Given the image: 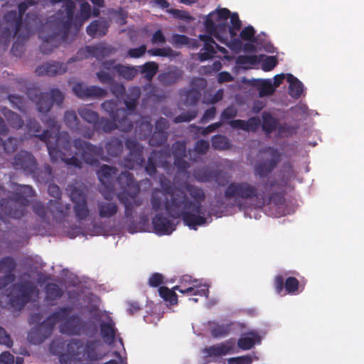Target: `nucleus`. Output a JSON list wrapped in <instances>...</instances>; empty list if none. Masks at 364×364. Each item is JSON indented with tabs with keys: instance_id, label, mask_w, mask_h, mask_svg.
I'll list each match as a JSON object with an SVG mask.
<instances>
[{
	"instance_id": "27",
	"label": "nucleus",
	"mask_w": 364,
	"mask_h": 364,
	"mask_svg": "<svg viewBox=\"0 0 364 364\" xmlns=\"http://www.w3.org/2000/svg\"><path fill=\"white\" fill-rule=\"evenodd\" d=\"M47 296L50 299L60 295V291L55 284H48L46 289Z\"/></svg>"
},
{
	"instance_id": "41",
	"label": "nucleus",
	"mask_w": 364,
	"mask_h": 364,
	"mask_svg": "<svg viewBox=\"0 0 364 364\" xmlns=\"http://www.w3.org/2000/svg\"><path fill=\"white\" fill-rule=\"evenodd\" d=\"M31 294L36 295V291L34 290H31L29 292H28L27 291H23L22 298L20 299L21 304H23L24 303H26V301H28L31 299H30Z\"/></svg>"
},
{
	"instance_id": "62",
	"label": "nucleus",
	"mask_w": 364,
	"mask_h": 364,
	"mask_svg": "<svg viewBox=\"0 0 364 364\" xmlns=\"http://www.w3.org/2000/svg\"><path fill=\"white\" fill-rule=\"evenodd\" d=\"M6 280L10 282L12 281V277L10 274L6 275Z\"/></svg>"
},
{
	"instance_id": "24",
	"label": "nucleus",
	"mask_w": 364,
	"mask_h": 364,
	"mask_svg": "<svg viewBox=\"0 0 364 364\" xmlns=\"http://www.w3.org/2000/svg\"><path fill=\"white\" fill-rule=\"evenodd\" d=\"M158 66L154 62H149L144 65V71L146 73V76L148 79H151L156 73Z\"/></svg>"
},
{
	"instance_id": "12",
	"label": "nucleus",
	"mask_w": 364,
	"mask_h": 364,
	"mask_svg": "<svg viewBox=\"0 0 364 364\" xmlns=\"http://www.w3.org/2000/svg\"><path fill=\"white\" fill-rule=\"evenodd\" d=\"M254 81L260 97L271 95L274 93L275 90L272 79H258Z\"/></svg>"
},
{
	"instance_id": "17",
	"label": "nucleus",
	"mask_w": 364,
	"mask_h": 364,
	"mask_svg": "<svg viewBox=\"0 0 364 364\" xmlns=\"http://www.w3.org/2000/svg\"><path fill=\"white\" fill-rule=\"evenodd\" d=\"M237 63L241 68H249L259 64V58L257 55H242L237 59Z\"/></svg>"
},
{
	"instance_id": "23",
	"label": "nucleus",
	"mask_w": 364,
	"mask_h": 364,
	"mask_svg": "<svg viewBox=\"0 0 364 364\" xmlns=\"http://www.w3.org/2000/svg\"><path fill=\"white\" fill-rule=\"evenodd\" d=\"M80 114L83 119L89 122H94L97 119V114L87 108L81 109L80 111Z\"/></svg>"
},
{
	"instance_id": "1",
	"label": "nucleus",
	"mask_w": 364,
	"mask_h": 364,
	"mask_svg": "<svg viewBox=\"0 0 364 364\" xmlns=\"http://www.w3.org/2000/svg\"><path fill=\"white\" fill-rule=\"evenodd\" d=\"M204 26L206 34L200 36V40L204 43L200 54L201 60L212 58L217 50L225 54V48L218 46L213 38L224 43L232 50L241 49L240 41L235 38L241 27V22L236 14H230L227 9H216L205 17Z\"/></svg>"
},
{
	"instance_id": "22",
	"label": "nucleus",
	"mask_w": 364,
	"mask_h": 364,
	"mask_svg": "<svg viewBox=\"0 0 364 364\" xmlns=\"http://www.w3.org/2000/svg\"><path fill=\"white\" fill-rule=\"evenodd\" d=\"M117 211V207L113 203H108L100 207V213L103 217H110Z\"/></svg>"
},
{
	"instance_id": "35",
	"label": "nucleus",
	"mask_w": 364,
	"mask_h": 364,
	"mask_svg": "<svg viewBox=\"0 0 364 364\" xmlns=\"http://www.w3.org/2000/svg\"><path fill=\"white\" fill-rule=\"evenodd\" d=\"M287 74H279L274 76V77L272 80L273 86L274 87V90L279 87L284 80V79H287Z\"/></svg>"
},
{
	"instance_id": "36",
	"label": "nucleus",
	"mask_w": 364,
	"mask_h": 364,
	"mask_svg": "<svg viewBox=\"0 0 364 364\" xmlns=\"http://www.w3.org/2000/svg\"><path fill=\"white\" fill-rule=\"evenodd\" d=\"M284 279L282 276H277L275 278L274 285L277 293L282 294L283 291Z\"/></svg>"
},
{
	"instance_id": "29",
	"label": "nucleus",
	"mask_w": 364,
	"mask_h": 364,
	"mask_svg": "<svg viewBox=\"0 0 364 364\" xmlns=\"http://www.w3.org/2000/svg\"><path fill=\"white\" fill-rule=\"evenodd\" d=\"M164 282V277L161 274L156 273L151 276L149 284L152 287H157Z\"/></svg>"
},
{
	"instance_id": "25",
	"label": "nucleus",
	"mask_w": 364,
	"mask_h": 364,
	"mask_svg": "<svg viewBox=\"0 0 364 364\" xmlns=\"http://www.w3.org/2000/svg\"><path fill=\"white\" fill-rule=\"evenodd\" d=\"M252 362V359L250 355L232 358L228 360L229 364H250Z\"/></svg>"
},
{
	"instance_id": "14",
	"label": "nucleus",
	"mask_w": 364,
	"mask_h": 364,
	"mask_svg": "<svg viewBox=\"0 0 364 364\" xmlns=\"http://www.w3.org/2000/svg\"><path fill=\"white\" fill-rule=\"evenodd\" d=\"M108 25L104 21L92 22L87 29V33L92 36H97L105 34Z\"/></svg>"
},
{
	"instance_id": "33",
	"label": "nucleus",
	"mask_w": 364,
	"mask_h": 364,
	"mask_svg": "<svg viewBox=\"0 0 364 364\" xmlns=\"http://www.w3.org/2000/svg\"><path fill=\"white\" fill-rule=\"evenodd\" d=\"M114 358L112 360H110L107 363L105 364H127L126 360L124 359L121 355H119V353L114 352Z\"/></svg>"
},
{
	"instance_id": "7",
	"label": "nucleus",
	"mask_w": 364,
	"mask_h": 364,
	"mask_svg": "<svg viewBox=\"0 0 364 364\" xmlns=\"http://www.w3.org/2000/svg\"><path fill=\"white\" fill-rule=\"evenodd\" d=\"M240 38L242 40L237 38H235L240 41L242 43L241 49L234 50L235 52H240L241 50L247 52H255L258 49L260 50L257 38L255 36V30L252 26L244 28L240 32Z\"/></svg>"
},
{
	"instance_id": "42",
	"label": "nucleus",
	"mask_w": 364,
	"mask_h": 364,
	"mask_svg": "<svg viewBox=\"0 0 364 364\" xmlns=\"http://www.w3.org/2000/svg\"><path fill=\"white\" fill-rule=\"evenodd\" d=\"M20 191L26 197L31 196L33 193V191L28 186H21Z\"/></svg>"
},
{
	"instance_id": "61",
	"label": "nucleus",
	"mask_w": 364,
	"mask_h": 364,
	"mask_svg": "<svg viewBox=\"0 0 364 364\" xmlns=\"http://www.w3.org/2000/svg\"><path fill=\"white\" fill-rule=\"evenodd\" d=\"M117 127H119L122 130H124V131H127V127H124L122 124L120 123V124H117Z\"/></svg>"
},
{
	"instance_id": "26",
	"label": "nucleus",
	"mask_w": 364,
	"mask_h": 364,
	"mask_svg": "<svg viewBox=\"0 0 364 364\" xmlns=\"http://www.w3.org/2000/svg\"><path fill=\"white\" fill-rule=\"evenodd\" d=\"M228 140L226 138L219 136L213 139V145L214 147L220 149H225L228 147Z\"/></svg>"
},
{
	"instance_id": "60",
	"label": "nucleus",
	"mask_w": 364,
	"mask_h": 364,
	"mask_svg": "<svg viewBox=\"0 0 364 364\" xmlns=\"http://www.w3.org/2000/svg\"><path fill=\"white\" fill-rule=\"evenodd\" d=\"M7 263H9L10 264H11V262L9 259H7L6 261L4 262L2 264H1V269H4L6 266V264Z\"/></svg>"
},
{
	"instance_id": "8",
	"label": "nucleus",
	"mask_w": 364,
	"mask_h": 364,
	"mask_svg": "<svg viewBox=\"0 0 364 364\" xmlns=\"http://www.w3.org/2000/svg\"><path fill=\"white\" fill-rule=\"evenodd\" d=\"M234 343L228 341L225 343L220 344L210 348H205L203 351L204 358H216L230 353L234 348Z\"/></svg>"
},
{
	"instance_id": "48",
	"label": "nucleus",
	"mask_w": 364,
	"mask_h": 364,
	"mask_svg": "<svg viewBox=\"0 0 364 364\" xmlns=\"http://www.w3.org/2000/svg\"><path fill=\"white\" fill-rule=\"evenodd\" d=\"M53 98L55 101L58 102H60L63 100V95L61 92L58 90L53 91Z\"/></svg>"
},
{
	"instance_id": "51",
	"label": "nucleus",
	"mask_w": 364,
	"mask_h": 364,
	"mask_svg": "<svg viewBox=\"0 0 364 364\" xmlns=\"http://www.w3.org/2000/svg\"><path fill=\"white\" fill-rule=\"evenodd\" d=\"M32 4L31 1H28V3H21L18 6V11L20 14L21 15L28 8V4Z\"/></svg>"
},
{
	"instance_id": "47",
	"label": "nucleus",
	"mask_w": 364,
	"mask_h": 364,
	"mask_svg": "<svg viewBox=\"0 0 364 364\" xmlns=\"http://www.w3.org/2000/svg\"><path fill=\"white\" fill-rule=\"evenodd\" d=\"M48 191L53 194L55 197H58L60 195V189L56 186H50L48 188Z\"/></svg>"
},
{
	"instance_id": "15",
	"label": "nucleus",
	"mask_w": 364,
	"mask_h": 364,
	"mask_svg": "<svg viewBox=\"0 0 364 364\" xmlns=\"http://www.w3.org/2000/svg\"><path fill=\"white\" fill-rule=\"evenodd\" d=\"M259 124V119L255 118H252L247 122L242 120H235L230 122L232 127L241 128L242 129L247 131L256 129L258 127Z\"/></svg>"
},
{
	"instance_id": "46",
	"label": "nucleus",
	"mask_w": 364,
	"mask_h": 364,
	"mask_svg": "<svg viewBox=\"0 0 364 364\" xmlns=\"http://www.w3.org/2000/svg\"><path fill=\"white\" fill-rule=\"evenodd\" d=\"M151 3L161 8H166L168 4L165 0H152Z\"/></svg>"
},
{
	"instance_id": "21",
	"label": "nucleus",
	"mask_w": 364,
	"mask_h": 364,
	"mask_svg": "<svg viewBox=\"0 0 364 364\" xmlns=\"http://www.w3.org/2000/svg\"><path fill=\"white\" fill-rule=\"evenodd\" d=\"M286 291L289 294H295L299 289V282L294 277H289L285 282Z\"/></svg>"
},
{
	"instance_id": "30",
	"label": "nucleus",
	"mask_w": 364,
	"mask_h": 364,
	"mask_svg": "<svg viewBox=\"0 0 364 364\" xmlns=\"http://www.w3.org/2000/svg\"><path fill=\"white\" fill-rule=\"evenodd\" d=\"M0 344L10 347L12 342L5 330L0 327Z\"/></svg>"
},
{
	"instance_id": "64",
	"label": "nucleus",
	"mask_w": 364,
	"mask_h": 364,
	"mask_svg": "<svg viewBox=\"0 0 364 364\" xmlns=\"http://www.w3.org/2000/svg\"><path fill=\"white\" fill-rule=\"evenodd\" d=\"M16 364H22L21 359L19 358H17L16 360Z\"/></svg>"
},
{
	"instance_id": "43",
	"label": "nucleus",
	"mask_w": 364,
	"mask_h": 364,
	"mask_svg": "<svg viewBox=\"0 0 364 364\" xmlns=\"http://www.w3.org/2000/svg\"><path fill=\"white\" fill-rule=\"evenodd\" d=\"M218 80L220 82H228L232 80L231 75L228 73H221L219 75Z\"/></svg>"
},
{
	"instance_id": "58",
	"label": "nucleus",
	"mask_w": 364,
	"mask_h": 364,
	"mask_svg": "<svg viewBox=\"0 0 364 364\" xmlns=\"http://www.w3.org/2000/svg\"><path fill=\"white\" fill-rule=\"evenodd\" d=\"M198 0H179L180 2L183 3V4H193L196 1H197Z\"/></svg>"
},
{
	"instance_id": "32",
	"label": "nucleus",
	"mask_w": 364,
	"mask_h": 364,
	"mask_svg": "<svg viewBox=\"0 0 364 364\" xmlns=\"http://www.w3.org/2000/svg\"><path fill=\"white\" fill-rule=\"evenodd\" d=\"M73 3L72 1H65L64 2V5H63V7H64V9H63V12H65L66 13V16H67V18L68 20H70L72 16H73Z\"/></svg>"
},
{
	"instance_id": "49",
	"label": "nucleus",
	"mask_w": 364,
	"mask_h": 364,
	"mask_svg": "<svg viewBox=\"0 0 364 364\" xmlns=\"http://www.w3.org/2000/svg\"><path fill=\"white\" fill-rule=\"evenodd\" d=\"M223 96V92L221 90H219L217 92L214 97L208 101L210 103H215L217 101L220 100L222 98Z\"/></svg>"
},
{
	"instance_id": "37",
	"label": "nucleus",
	"mask_w": 364,
	"mask_h": 364,
	"mask_svg": "<svg viewBox=\"0 0 364 364\" xmlns=\"http://www.w3.org/2000/svg\"><path fill=\"white\" fill-rule=\"evenodd\" d=\"M170 49H156L149 50V53L153 55H162V56H168L170 55Z\"/></svg>"
},
{
	"instance_id": "10",
	"label": "nucleus",
	"mask_w": 364,
	"mask_h": 364,
	"mask_svg": "<svg viewBox=\"0 0 364 364\" xmlns=\"http://www.w3.org/2000/svg\"><path fill=\"white\" fill-rule=\"evenodd\" d=\"M72 200L75 203V210L77 216L80 218H85L88 213V210L85 205V196L80 190L75 189L71 193Z\"/></svg>"
},
{
	"instance_id": "59",
	"label": "nucleus",
	"mask_w": 364,
	"mask_h": 364,
	"mask_svg": "<svg viewBox=\"0 0 364 364\" xmlns=\"http://www.w3.org/2000/svg\"><path fill=\"white\" fill-rule=\"evenodd\" d=\"M218 127V125L217 124L210 125V127H208V132H212Z\"/></svg>"
},
{
	"instance_id": "31",
	"label": "nucleus",
	"mask_w": 364,
	"mask_h": 364,
	"mask_svg": "<svg viewBox=\"0 0 364 364\" xmlns=\"http://www.w3.org/2000/svg\"><path fill=\"white\" fill-rule=\"evenodd\" d=\"M146 49V48L144 46H141L137 48L130 49L128 53L132 58H139L145 53Z\"/></svg>"
},
{
	"instance_id": "63",
	"label": "nucleus",
	"mask_w": 364,
	"mask_h": 364,
	"mask_svg": "<svg viewBox=\"0 0 364 364\" xmlns=\"http://www.w3.org/2000/svg\"><path fill=\"white\" fill-rule=\"evenodd\" d=\"M10 214H11V216H12V217H14V218H18V217H19V216H20V215H21V214L16 213H11Z\"/></svg>"
},
{
	"instance_id": "52",
	"label": "nucleus",
	"mask_w": 364,
	"mask_h": 364,
	"mask_svg": "<svg viewBox=\"0 0 364 364\" xmlns=\"http://www.w3.org/2000/svg\"><path fill=\"white\" fill-rule=\"evenodd\" d=\"M102 173H105V174H107L109 176L111 175V173H114L113 168L108 166H104L102 168Z\"/></svg>"
},
{
	"instance_id": "19",
	"label": "nucleus",
	"mask_w": 364,
	"mask_h": 364,
	"mask_svg": "<svg viewBox=\"0 0 364 364\" xmlns=\"http://www.w3.org/2000/svg\"><path fill=\"white\" fill-rule=\"evenodd\" d=\"M102 335L106 342L110 343L114 338V329L111 321L102 324Z\"/></svg>"
},
{
	"instance_id": "28",
	"label": "nucleus",
	"mask_w": 364,
	"mask_h": 364,
	"mask_svg": "<svg viewBox=\"0 0 364 364\" xmlns=\"http://www.w3.org/2000/svg\"><path fill=\"white\" fill-rule=\"evenodd\" d=\"M14 356L9 352H4L0 355V364H14Z\"/></svg>"
},
{
	"instance_id": "9",
	"label": "nucleus",
	"mask_w": 364,
	"mask_h": 364,
	"mask_svg": "<svg viewBox=\"0 0 364 364\" xmlns=\"http://www.w3.org/2000/svg\"><path fill=\"white\" fill-rule=\"evenodd\" d=\"M153 226L158 235H168L174 230L176 223L173 220H170L158 214L153 219Z\"/></svg>"
},
{
	"instance_id": "57",
	"label": "nucleus",
	"mask_w": 364,
	"mask_h": 364,
	"mask_svg": "<svg viewBox=\"0 0 364 364\" xmlns=\"http://www.w3.org/2000/svg\"><path fill=\"white\" fill-rule=\"evenodd\" d=\"M50 102H48L46 104V107H43L40 106L39 109L41 112H46L50 109Z\"/></svg>"
},
{
	"instance_id": "50",
	"label": "nucleus",
	"mask_w": 364,
	"mask_h": 364,
	"mask_svg": "<svg viewBox=\"0 0 364 364\" xmlns=\"http://www.w3.org/2000/svg\"><path fill=\"white\" fill-rule=\"evenodd\" d=\"M215 109L211 108L206 111V112L204 114L203 117L205 118V119L208 120L215 114Z\"/></svg>"
},
{
	"instance_id": "2",
	"label": "nucleus",
	"mask_w": 364,
	"mask_h": 364,
	"mask_svg": "<svg viewBox=\"0 0 364 364\" xmlns=\"http://www.w3.org/2000/svg\"><path fill=\"white\" fill-rule=\"evenodd\" d=\"M170 204H164V193L156 192L152 198V206L156 211L165 210L173 218L183 217L184 223L191 229L205 225L211 221L209 214L200 204L204 198L203 192L194 187H188L187 192L176 191L171 196Z\"/></svg>"
},
{
	"instance_id": "34",
	"label": "nucleus",
	"mask_w": 364,
	"mask_h": 364,
	"mask_svg": "<svg viewBox=\"0 0 364 364\" xmlns=\"http://www.w3.org/2000/svg\"><path fill=\"white\" fill-rule=\"evenodd\" d=\"M73 92L76 95L83 97L87 95V91L85 90L84 86L82 84H77L73 87Z\"/></svg>"
},
{
	"instance_id": "18",
	"label": "nucleus",
	"mask_w": 364,
	"mask_h": 364,
	"mask_svg": "<svg viewBox=\"0 0 364 364\" xmlns=\"http://www.w3.org/2000/svg\"><path fill=\"white\" fill-rule=\"evenodd\" d=\"M258 58L259 64H261L262 69L264 71L272 70L277 64L274 56L259 55Z\"/></svg>"
},
{
	"instance_id": "38",
	"label": "nucleus",
	"mask_w": 364,
	"mask_h": 364,
	"mask_svg": "<svg viewBox=\"0 0 364 364\" xmlns=\"http://www.w3.org/2000/svg\"><path fill=\"white\" fill-rule=\"evenodd\" d=\"M236 114V109L232 107H228L227 108L223 113V119H230L235 117Z\"/></svg>"
},
{
	"instance_id": "16",
	"label": "nucleus",
	"mask_w": 364,
	"mask_h": 364,
	"mask_svg": "<svg viewBox=\"0 0 364 364\" xmlns=\"http://www.w3.org/2000/svg\"><path fill=\"white\" fill-rule=\"evenodd\" d=\"M107 68L109 72H112V70H115L117 73L127 79H131L136 74V70L135 68L121 65H117L112 68L107 67Z\"/></svg>"
},
{
	"instance_id": "4",
	"label": "nucleus",
	"mask_w": 364,
	"mask_h": 364,
	"mask_svg": "<svg viewBox=\"0 0 364 364\" xmlns=\"http://www.w3.org/2000/svg\"><path fill=\"white\" fill-rule=\"evenodd\" d=\"M100 347L96 344L84 346L78 342L68 345V351L60 356L61 364H85L88 360L100 359Z\"/></svg>"
},
{
	"instance_id": "55",
	"label": "nucleus",
	"mask_w": 364,
	"mask_h": 364,
	"mask_svg": "<svg viewBox=\"0 0 364 364\" xmlns=\"http://www.w3.org/2000/svg\"><path fill=\"white\" fill-rule=\"evenodd\" d=\"M120 200L125 204V205L127 207L128 205H130V203L128 201L127 198L124 196H119Z\"/></svg>"
},
{
	"instance_id": "39",
	"label": "nucleus",
	"mask_w": 364,
	"mask_h": 364,
	"mask_svg": "<svg viewBox=\"0 0 364 364\" xmlns=\"http://www.w3.org/2000/svg\"><path fill=\"white\" fill-rule=\"evenodd\" d=\"M153 43H161L164 42V37L161 31H157L154 33L152 38Z\"/></svg>"
},
{
	"instance_id": "13",
	"label": "nucleus",
	"mask_w": 364,
	"mask_h": 364,
	"mask_svg": "<svg viewBox=\"0 0 364 364\" xmlns=\"http://www.w3.org/2000/svg\"><path fill=\"white\" fill-rule=\"evenodd\" d=\"M260 341V337L254 331L242 336L238 341V346L243 350L251 348Z\"/></svg>"
},
{
	"instance_id": "40",
	"label": "nucleus",
	"mask_w": 364,
	"mask_h": 364,
	"mask_svg": "<svg viewBox=\"0 0 364 364\" xmlns=\"http://www.w3.org/2000/svg\"><path fill=\"white\" fill-rule=\"evenodd\" d=\"M209 144L205 141H198L196 149L199 152H203L208 149Z\"/></svg>"
},
{
	"instance_id": "6",
	"label": "nucleus",
	"mask_w": 364,
	"mask_h": 364,
	"mask_svg": "<svg viewBox=\"0 0 364 364\" xmlns=\"http://www.w3.org/2000/svg\"><path fill=\"white\" fill-rule=\"evenodd\" d=\"M225 195L227 197L234 198L235 200L252 198L256 196V190L246 183H234L228 187Z\"/></svg>"
},
{
	"instance_id": "3",
	"label": "nucleus",
	"mask_w": 364,
	"mask_h": 364,
	"mask_svg": "<svg viewBox=\"0 0 364 364\" xmlns=\"http://www.w3.org/2000/svg\"><path fill=\"white\" fill-rule=\"evenodd\" d=\"M174 290H178L181 294L186 296H207L208 293V285L202 279H193L191 276H183L179 284L169 289L167 287H161L159 289L160 296L170 304L177 303V296Z\"/></svg>"
},
{
	"instance_id": "56",
	"label": "nucleus",
	"mask_w": 364,
	"mask_h": 364,
	"mask_svg": "<svg viewBox=\"0 0 364 364\" xmlns=\"http://www.w3.org/2000/svg\"><path fill=\"white\" fill-rule=\"evenodd\" d=\"M65 118H66L67 119H73V120H75L76 117H75V115L73 112H69V113H67V114H66V115H65Z\"/></svg>"
},
{
	"instance_id": "45",
	"label": "nucleus",
	"mask_w": 364,
	"mask_h": 364,
	"mask_svg": "<svg viewBox=\"0 0 364 364\" xmlns=\"http://www.w3.org/2000/svg\"><path fill=\"white\" fill-rule=\"evenodd\" d=\"M176 42L179 45H186L188 43V39L184 36H178L176 37Z\"/></svg>"
},
{
	"instance_id": "54",
	"label": "nucleus",
	"mask_w": 364,
	"mask_h": 364,
	"mask_svg": "<svg viewBox=\"0 0 364 364\" xmlns=\"http://www.w3.org/2000/svg\"><path fill=\"white\" fill-rule=\"evenodd\" d=\"M262 48H264V50H265L267 52H269V53H273L274 52V48L272 45L270 44H268V43H264L263 46H262Z\"/></svg>"
},
{
	"instance_id": "53",
	"label": "nucleus",
	"mask_w": 364,
	"mask_h": 364,
	"mask_svg": "<svg viewBox=\"0 0 364 364\" xmlns=\"http://www.w3.org/2000/svg\"><path fill=\"white\" fill-rule=\"evenodd\" d=\"M173 13L180 18H189L188 14L179 10H174Z\"/></svg>"
},
{
	"instance_id": "11",
	"label": "nucleus",
	"mask_w": 364,
	"mask_h": 364,
	"mask_svg": "<svg viewBox=\"0 0 364 364\" xmlns=\"http://www.w3.org/2000/svg\"><path fill=\"white\" fill-rule=\"evenodd\" d=\"M287 81L289 83V93L294 98H298L304 93V86L301 81L291 74H287Z\"/></svg>"
},
{
	"instance_id": "5",
	"label": "nucleus",
	"mask_w": 364,
	"mask_h": 364,
	"mask_svg": "<svg viewBox=\"0 0 364 364\" xmlns=\"http://www.w3.org/2000/svg\"><path fill=\"white\" fill-rule=\"evenodd\" d=\"M61 323L60 326V331L68 334H77L79 333L77 326L78 320L75 318H71L70 314L65 309H62L59 312L50 316L46 323L54 325Z\"/></svg>"
},
{
	"instance_id": "20",
	"label": "nucleus",
	"mask_w": 364,
	"mask_h": 364,
	"mask_svg": "<svg viewBox=\"0 0 364 364\" xmlns=\"http://www.w3.org/2000/svg\"><path fill=\"white\" fill-rule=\"evenodd\" d=\"M262 118H263L262 127H263V129L266 132H271V131L274 130V129H276L277 121L275 120L274 118H273L272 117L271 114H269L268 113H264Z\"/></svg>"
},
{
	"instance_id": "44",
	"label": "nucleus",
	"mask_w": 364,
	"mask_h": 364,
	"mask_svg": "<svg viewBox=\"0 0 364 364\" xmlns=\"http://www.w3.org/2000/svg\"><path fill=\"white\" fill-rule=\"evenodd\" d=\"M97 77L102 82H108L110 79L109 74L105 73V72L98 73Z\"/></svg>"
}]
</instances>
